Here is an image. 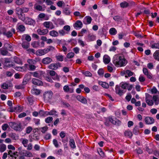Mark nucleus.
Instances as JSON below:
<instances>
[{"label": "nucleus", "instance_id": "09e8293b", "mask_svg": "<svg viewBox=\"0 0 159 159\" xmlns=\"http://www.w3.org/2000/svg\"><path fill=\"white\" fill-rule=\"evenodd\" d=\"M1 87L4 89H6L8 88L9 86L8 84L6 83H4L2 85Z\"/></svg>", "mask_w": 159, "mask_h": 159}, {"label": "nucleus", "instance_id": "20e7f679", "mask_svg": "<svg viewBox=\"0 0 159 159\" xmlns=\"http://www.w3.org/2000/svg\"><path fill=\"white\" fill-rule=\"evenodd\" d=\"M22 110L23 107L17 105L14 107H10L9 111L11 112H20Z\"/></svg>", "mask_w": 159, "mask_h": 159}, {"label": "nucleus", "instance_id": "6ab92c4d", "mask_svg": "<svg viewBox=\"0 0 159 159\" xmlns=\"http://www.w3.org/2000/svg\"><path fill=\"white\" fill-rule=\"evenodd\" d=\"M22 47L24 49H28L30 47V43L27 41H23L21 44Z\"/></svg>", "mask_w": 159, "mask_h": 159}, {"label": "nucleus", "instance_id": "8fccbe9b", "mask_svg": "<svg viewBox=\"0 0 159 159\" xmlns=\"http://www.w3.org/2000/svg\"><path fill=\"white\" fill-rule=\"evenodd\" d=\"M70 88L68 85H66L63 87V89L65 92L67 93L70 91Z\"/></svg>", "mask_w": 159, "mask_h": 159}, {"label": "nucleus", "instance_id": "0e129e2a", "mask_svg": "<svg viewBox=\"0 0 159 159\" xmlns=\"http://www.w3.org/2000/svg\"><path fill=\"white\" fill-rule=\"evenodd\" d=\"M10 62V61L8 58H5V61L4 63V65L5 66H6V65H7L8 63H9Z\"/></svg>", "mask_w": 159, "mask_h": 159}, {"label": "nucleus", "instance_id": "864d4df0", "mask_svg": "<svg viewBox=\"0 0 159 159\" xmlns=\"http://www.w3.org/2000/svg\"><path fill=\"white\" fill-rule=\"evenodd\" d=\"M98 152L99 154L102 157L104 156V153L101 148H99L98 150Z\"/></svg>", "mask_w": 159, "mask_h": 159}, {"label": "nucleus", "instance_id": "c756f323", "mask_svg": "<svg viewBox=\"0 0 159 159\" xmlns=\"http://www.w3.org/2000/svg\"><path fill=\"white\" fill-rule=\"evenodd\" d=\"M109 33L111 35H115L117 33V30L114 28H112L109 30Z\"/></svg>", "mask_w": 159, "mask_h": 159}, {"label": "nucleus", "instance_id": "c85d7f7f", "mask_svg": "<svg viewBox=\"0 0 159 159\" xmlns=\"http://www.w3.org/2000/svg\"><path fill=\"white\" fill-rule=\"evenodd\" d=\"M128 85L129 84L128 83L124 82H122L120 83L119 86H120V87H121L122 89H126Z\"/></svg>", "mask_w": 159, "mask_h": 159}, {"label": "nucleus", "instance_id": "e433bc0d", "mask_svg": "<svg viewBox=\"0 0 159 159\" xmlns=\"http://www.w3.org/2000/svg\"><path fill=\"white\" fill-rule=\"evenodd\" d=\"M63 12L67 15H69L70 13L69 8L67 7H66L64 9Z\"/></svg>", "mask_w": 159, "mask_h": 159}, {"label": "nucleus", "instance_id": "c9c22d12", "mask_svg": "<svg viewBox=\"0 0 159 159\" xmlns=\"http://www.w3.org/2000/svg\"><path fill=\"white\" fill-rule=\"evenodd\" d=\"M153 99L156 105L158 104L159 100L158 99V96L157 95L153 96Z\"/></svg>", "mask_w": 159, "mask_h": 159}, {"label": "nucleus", "instance_id": "69168bd1", "mask_svg": "<svg viewBox=\"0 0 159 159\" xmlns=\"http://www.w3.org/2000/svg\"><path fill=\"white\" fill-rule=\"evenodd\" d=\"M128 7H132L133 6H135V3L133 1H129L128 2Z\"/></svg>", "mask_w": 159, "mask_h": 159}, {"label": "nucleus", "instance_id": "ddd939ff", "mask_svg": "<svg viewBox=\"0 0 159 159\" xmlns=\"http://www.w3.org/2000/svg\"><path fill=\"white\" fill-rule=\"evenodd\" d=\"M109 120L110 122H111L112 124L114 125H116L117 123V125H120V124L121 122L119 120H114L111 117H109Z\"/></svg>", "mask_w": 159, "mask_h": 159}, {"label": "nucleus", "instance_id": "58836bf2", "mask_svg": "<svg viewBox=\"0 0 159 159\" xmlns=\"http://www.w3.org/2000/svg\"><path fill=\"white\" fill-rule=\"evenodd\" d=\"M145 99L146 102L147 103L148 105L150 106H152L153 105L154 103L152 100L148 99L146 97Z\"/></svg>", "mask_w": 159, "mask_h": 159}, {"label": "nucleus", "instance_id": "79ce46f5", "mask_svg": "<svg viewBox=\"0 0 159 159\" xmlns=\"http://www.w3.org/2000/svg\"><path fill=\"white\" fill-rule=\"evenodd\" d=\"M113 19L117 21H119L122 20V18L119 16H116L113 17Z\"/></svg>", "mask_w": 159, "mask_h": 159}, {"label": "nucleus", "instance_id": "f257e3e1", "mask_svg": "<svg viewBox=\"0 0 159 159\" xmlns=\"http://www.w3.org/2000/svg\"><path fill=\"white\" fill-rule=\"evenodd\" d=\"M125 59L117 55H115L113 58V63L116 66H125L126 63Z\"/></svg>", "mask_w": 159, "mask_h": 159}, {"label": "nucleus", "instance_id": "a19ab883", "mask_svg": "<svg viewBox=\"0 0 159 159\" xmlns=\"http://www.w3.org/2000/svg\"><path fill=\"white\" fill-rule=\"evenodd\" d=\"M10 136L13 139L16 140L18 139V136L15 133H12L10 134Z\"/></svg>", "mask_w": 159, "mask_h": 159}, {"label": "nucleus", "instance_id": "412c9836", "mask_svg": "<svg viewBox=\"0 0 159 159\" xmlns=\"http://www.w3.org/2000/svg\"><path fill=\"white\" fill-rule=\"evenodd\" d=\"M31 45L34 48H38L40 47V43L39 41H35L31 43Z\"/></svg>", "mask_w": 159, "mask_h": 159}, {"label": "nucleus", "instance_id": "6e6d98bb", "mask_svg": "<svg viewBox=\"0 0 159 159\" xmlns=\"http://www.w3.org/2000/svg\"><path fill=\"white\" fill-rule=\"evenodd\" d=\"M63 30L67 31L68 33L70 30V27L69 25H65L63 27Z\"/></svg>", "mask_w": 159, "mask_h": 159}, {"label": "nucleus", "instance_id": "f03ea898", "mask_svg": "<svg viewBox=\"0 0 159 159\" xmlns=\"http://www.w3.org/2000/svg\"><path fill=\"white\" fill-rule=\"evenodd\" d=\"M9 124L11 128L16 131H21L22 130L20 123L17 124L14 122L11 121L9 123Z\"/></svg>", "mask_w": 159, "mask_h": 159}, {"label": "nucleus", "instance_id": "423d86ee", "mask_svg": "<svg viewBox=\"0 0 159 159\" xmlns=\"http://www.w3.org/2000/svg\"><path fill=\"white\" fill-rule=\"evenodd\" d=\"M24 22L26 24L30 25H34L35 24V21L34 20L28 17H26Z\"/></svg>", "mask_w": 159, "mask_h": 159}, {"label": "nucleus", "instance_id": "680f3d73", "mask_svg": "<svg viewBox=\"0 0 159 159\" xmlns=\"http://www.w3.org/2000/svg\"><path fill=\"white\" fill-rule=\"evenodd\" d=\"M146 151L148 152L149 154H152L153 152V150L152 149H150L148 146H146L145 148Z\"/></svg>", "mask_w": 159, "mask_h": 159}, {"label": "nucleus", "instance_id": "4468645a", "mask_svg": "<svg viewBox=\"0 0 159 159\" xmlns=\"http://www.w3.org/2000/svg\"><path fill=\"white\" fill-rule=\"evenodd\" d=\"M44 49H39L36 51L35 54L38 56H42L46 54Z\"/></svg>", "mask_w": 159, "mask_h": 159}, {"label": "nucleus", "instance_id": "9d476101", "mask_svg": "<svg viewBox=\"0 0 159 159\" xmlns=\"http://www.w3.org/2000/svg\"><path fill=\"white\" fill-rule=\"evenodd\" d=\"M77 100L83 104H86L87 102L86 99L81 95H78L76 97Z\"/></svg>", "mask_w": 159, "mask_h": 159}, {"label": "nucleus", "instance_id": "aec40b11", "mask_svg": "<svg viewBox=\"0 0 159 159\" xmlns=\"http://www.w3.org/2000/svg\"><path fill=\"white\" fill-rule=\"evenodd\" d=\"M124 134L125 137H128L130 138H131L133 135L132 132L130 130L125 131Z\"/></svg>", "mask_w": 159, "mask_h": 159}, {"label": "nucleus", "instance_id": "e2e57ef3", "mask_svg": "<svg viewBox=\"0 0 159 159\" xmlns=\"http://www.w3.org/2000/svg\"><path fill=\"white\" fill-rule=\"evenodd\" d=\"M25 39L27 41V42H30L31 40V37L28 34H25Z\"/></svg>", "mask_w": 159, "mask_h": 159}, {"label": "nucleus", "instance_id": "f3484780", "mask_svg": "<svg viewBox=\"0 0 159 159\" xmlns=\"http://www.w3.org/2000/svg\"><path fill=\"white\" fill-rule=\"evenodd\" d=\"M83 24L80 20H78L76 21V22L74 25V27H78L81 28L82 27Z\"/></svg>", "mask_w": 159, "mask_h": 159}, {"label": "nucleus", "instance_id": "9b49d317", "mask_svg": "<svg viewBox=\"0 0 159 159\" xmlns=\"http://www.w3.org/2000/svg\"><path fill=\"white\" fill-rule=\"evenodd\" d=\"M52 61L51 58L49 57H47L43 58L42 60V63L44 64H48Z\"/></svg>", "mask_w": 159, "mask_h": 159}, {"label": "nucleus", "instance_id": "dca6fc26", "mask_svg": "<svg viewBox=\"0 0 159 159\" xmlns=\"http://www.w3.org/2000/svg\"><path fill=\"white\" fill-rule=\"evenodd\" d=\"M13 61L16 63L20 65H22L23 64V63L21 60L18 57L16 56H14L13 57Z\"/></svg>", "mask_w": 159, "mask_h": 159}, {"label": "nucleus", "instance_id": "052dcab7", "mask_svg": "<svg viewBox=\"0 0 159 159\" xmlns=\"http://www.w3.org/2000/svg\"><path fill=\"white\" fill-rule=\"evenodd\" d=\"M126 73L127 74L128 76L130 77L133 75V73L129 70H127L126 71Z\"/></svg>", "mask_w": 159, "mask_h": 159}, {"label": "nucleus", "instance_id": "37998d69", "mask_svg": "<svg viewBox=\"0 0 159 159\" xmlns=\"http://www.w3.org/2000/svg\"><path fill=\"white\" fill-rule=\"evenodd\" d=\"M85 19H86L88 24H89L91 23L92 20V19L90 16H86L85 17Z\"/></svg>", "mask_w": 159, "mask_h": 159}, {"label": "nucleus", "instance_id": "2f4dec72", "mask_svg": "<svg viewBox=\"0 0 159 159\" xmlns=\"http://www.w3.org/2000/svg\"><path fill=\"white\" fill-rule=\"evenodd\" d=\"M128 3L125 1H124L121 2L120 4V7L123 8H126L128 7Z\"/></svg>", "mask_w": 159, "mask_h": 159}, {"label": "nucleus", "instance_id": "473e14b6", "mask_svg": "<svg viewBox=\"0 0 159 159\" xmlns=\"http://www.w3.org/2000/svg\"><path fill=\"white\" fill-rule=\"evenodd\" d=\"M23 14V13H20V14H18V15L19 19L24 21L25 20L26 18L25 17V14Z\"/></svg>", "mask_w": 159, "mask_h": 159}, {"label": "nucleus", "instance_id": "b1692460", "mask_svg": "<svg viewBox=\"0 0 159 159\" xmlns=\"http://www.w3.org/2000/svg\"><path fill=\"white\" fill-rule=\"evenodd\" d=\"M69 145L70 147L72 148H76L74 139H70L69 141Z\"/></svg>", "mask_w": 159, "mask_h": 159}, {"label": "nucleus", "instance_id": "f704fd0d", "mask_svg": "<svg viewBox=\"0 0 159 159\" xmlns=\"http://www.w3.org/2000/svg\"><path fill=\"white\" fill-rule=\"evenodd\" d=\"M6 149V145L3 144H0V152H4Z\"/></svg>", "mask_w": 159, "mask_h": 159}, {"label": "nucleus", "instance_id": "cd10ccee", "mask_svg": "<svg viewBox=\"0 0 159 159\" xmlns=\"http://www.w3.org/2000/svg\"><path fill=\"white\" fill-rule=\"evenodd\" d=\"M17 30H18L20 32H23L25 30V27L23 25H20L18 26Z\"/></svg>", "mask_w": 159, "mask_h": 159}, {"label": "nucleus", "instance_id": "c03bdc74", "mask_svg": "<svg viewBox=\"0 0 159 159\" xmlns=\"http://www.w3.org/2000/svg\"><path fill=\"white\" fill-rule=\"evenodd\" d=\"M98 73L99 75L103 76L104 73L103 69L102 68L98 70Z\"/></svg>", "mask_w": 159, "mask_h": 159}, {"label": "nucleus", "instance_id": "1a4fd4ad", "mask_svg": "<svg viewBox=\"0 0 159 159\" xmlns=\"http://www.w3.org/2000/svg\"><path fill=\"white\" fill-rule=\"evenodd\" d=\"M32 82L34 84L39 86L42 85L43 84V83L42 81L35 78H33L32 79Z\"/></svg>", "mask_w": 159, "mask_h": 159}, {"label": "nucleus", "instance_id": "72a5a7b5", "mask_svg": "<svg viewBox=\"0 0 159 159\" xmlns=\"http://www.w3.org/2000/svg\"><path fill=\"white\" fill-rule=\"evenodd\" d=\"M31 93L33 94H34L35 95H39L40 93V90L38 89H33L31 90Z\"/></svg>", "mask_w": 159, "mask_h": 159}, {"label": "nucleus", "instance_id": "3c124183", "mask_svg": "<svg viewBox=\"0 0 159 159\" xmlns=\"http://www.w3.org/2000/svg\"><path fill=\"white\" fill-rule=\"evenodd\" d=\"M50 21H45L44 22L43 25L47 28H49Z\"/></svg>", "mask_w": 159, "mask_h": 159}, {"label": "nucleus", "instance_id": "39448f33", "mask_svg": "<svg viewBox=\"0 0 159 159\" xmlns=\"http://www.w3.org/2000/svg\"><path fill=\"white\" fill-rule=\"evenodd\" d=\"M19 154L20 155L24 156L25 157H31L33 156L32 154L30 152L24 150L19 151Z\"/></svg>", "mask_w": 159, "mask_h": 159}, {"label": "nucleus", "instance_id": "13d9d810", "mask_svg": "<svg viewBox=\"0 0 159 159\" xmlns=\"http://www.w3.org/2000/svg\"><path fill=\"white\" fill-rule=\"evenodd\" d=\"M15 66V65L14 63H12L11 64H8L7 65H6L5 67H8V68H11L12 67L14 68V67Z\"/></svg>", "mask_w": 159, "mask_h": 159}, {"label": "nucleus", "instance_id": "0eeeda50", "mask_svg": "<svg viewBox=\"0 0 159 159\" xmlns=\"http://www.w3.org/2000/svg\"><path fill=\"white\" fill-rule=\"evenodd\" d=\"M116 94H118L120 96H121L123 94L125 93L126 91L121 90L120 88V86L116 85Z\"/></svg>", "mask_w": 159, "mask_h": 159}, {"label": "nucleus", "instance_id": "603ef678", "mask_svg": "<svg viewBox=\"0 0 159 159\" xmlns=\"http://www.w3.org/2000/svg\"><path fill=\"white\" fill-rule=\"evenodd\" d=\"M138 127L137 126H136L133 129V132L134 134L137 135L138 134Z\"/></svg>", "mask_w": 159, "mask_h": 159}, {"label": "nucleus", "instance_id": "49530a36", "mask_svg": "<svg viewBox=\"0 0 159 159\" xmlns=\"http://www.w3.org/2000/svg\"><path fill=\"white\" fill-rule=\"evenodd\" d=\"M135 151L138 154H141L143 153V151L139 147L135 149Z\"/></svg>", "mask_w": 159, "mask_h": 159}, {"label": "nucleus", "instance_id": "2eb2a0df", "mask_svg": "<svg viewBox=\"0 0 159 159\" xmlns=\"http://www.w3.org/2000/svg\"><path fill=\"white\" fill-rule=\"evenodd\" d=\"M103 61L105 64H108L110 61V58L107 55H105L103 57Z\"/></svg>", "mask_w": 159, "mask_h": 159}, {"label": "nucleus", "instance_id": "5fc2aeb1", "mask_svg": "<svg viewBox=\"0 0 159 159\" xmlns=\"http://www.w3.org/2000/svg\"><path fill=\"white\" fill-rule=\"evenodd\" d=\"M28 143V141L27 139H23L22 142L24 146L25 147H27Z\"/></svg>", "mask_w": 159, "mask_h": 159}, {"label": "nucleus", "instance_id": "bb28decb", "mask_svg": "<svg viewBox=\"0 0 159 159\" xmlns=\"http://www.w3.org/2000/svg\"><path fill=\"white\" fill-rule=\"evenodd\" d=\"M88 38L89 41H92L95 40L96 36L93 34H88Z\"/></svg>", "mask_w": 159, "mask_h": 159}, {"label": "nucleus", "instance_id": "5701e85b", "mask_svg": "<svg viewBox=\"0 0 159 159\" xmlns=\"http://www.w3.org/2000/svg\"><path fill=\"white\" fill-rule=\"evenodd\" d=\"M2 34L8 38L11 37L13 35V34L11 31H8L7 32H3Z\"/></svg>", "mask_w": 159, "mask_h": 159}, {"label": "nucleus", "instance_id": "6e6552de", "mask_svg": "<svg viewBox=\"0 0 159 159\" xmlns=\"http://www.w3.org/2000/svg\"><path fill=\"white\" fill-rule=\"evenodd\" d=\"M144 120L146 123L148 125L152 124L155 122V120L153 118L150 116L146 117Z\"/></svg>", "mask_w": 159, "mask_h": 159}, {"label": "nucleus", "instance_id": "774afa93", "mask_svg": "<svg viewBox=\"0 0 159 159\" xmlns=\"http://www.w3.org/2000/svg\"><path fill=\"white\" fill-rule=\"evenodd\" d=\"M53 144L56 148H58L59 147V145L58 142L56 139H54L53 140Z\"/></svg>", "mask_w": 159, "mask_h": 159}, {"label": "nucleus", "instance_id": "f8f14e48", "mask_svg": "<svg viewBox=\"0 0 159 159\" xmlns=\"http://www.w3.org/2000/svg\"><path fill=\"white\" fill-rule=\"evenodd\" d=\"M48 32V30L47 29H43L42 30L41 29H38L37 30L38 34L40 35H45L47 34Z\"/></svg>", "mask_w": 159, "mask_h": 159}, {"label": "nucleus", "instance_id": "a878e982", "mask_svg": "<svg viewBox=\"0 0 159 159\" xmlns=\"http://www.w3.org/2000/svg\"><path fill=\"white\" fill-rule=\"evenodd\" d=\"M153 57L156 60L159 61V50L155 51L153 54Z\"/></svg>", "mask_w": 159, "mask_h": 159}, {"label": "nucleus", "instance_id": "de8ad7c7", "mask_svg": "<svg viewBox=\"0 0 159 159\" xmlns=\"http://www.w3.org/2000/svg\"><path fill=\"white\" fill-rule=\"evenodd\" d=\"M75 54L73 52H70L68 53L67 55V57L68 58H71L74 57Z\"/></svg>", "mask_w": 159, "mask_h": 159}, {"label": "nucleus", "instance_id": "bf43d9fd", "mask_svg": "<svg viewBox=\"0 0 159 159\" xmlns=\"http://www.w3.org/2000/svg\"><path fill=\"white\" fill-rule=\"evenodd\" d=\"M102 87L105 89H108L109 88V85L107 83L103 82Z\"/></svg>", "mask_w": 159, "mask_h": 159}, {"label": "nucleus", "instance_id": "4c0bfd02", "mask_svg": "<svg viewBox=\"0 0 159 159\" xmlns=\"http://www.w3.org/2000/svg\"><path fill=\"white\" fill-rule=\"evenodd\" d=\"M0 51L1 54L3 56L7 55L8 53V52L7 50L3 49L2 48H0Z\"/></svg>", "mask_w": 159, "mask_h": 159}, {"label": "nucleus", "instance_id": "4be33fe9", "mask_svg": "<svg viewBox=\"0 0 159 159\" xmlns=\"http://www.w3.org/2000/svg\"><path fill=\"white\" fill-rule=\"evenodd\" d=\"M55 49V48L52 46H49L47 48L44 49L46 54L49 52L53 51Z\"/></svg>", "mask_w": 159, "mask_h": 159}, {"label": "nucleus", "instance_id": "a211bd4d", "mask_svg": "<svg viewBox=\"0 0 159 159\" xmlns=\"http://www.w3.org/2000/svg\"><path fill=\"white\" fill-rule=\"evenodd\" d=\"M30 80V78L29 76L28 75H26L23 79V82L22 83V85L26 84Z\"/></svg>", "mask_w": 159, "mask_h": 159}, {"label": "nucleus", "instance_id": "7c9ffc66", "mask_svg": "<svg viewBox=\"0 0 159 159\" xmlns=\"http://www.w3.org/2000/svg\"><path fill=\"white\" fill-rule=\"evenodd\" d=\"M49 34L52 37H57L58 35V33L55 30H52L50 31Z\"/></svg>", "mask_w": 159, "mask_h": 159}, {"label": "nucleus", "instance_id": "4d7b16f0", "mask_svg": "<svg viewBox=\"0 0 159 159\" xmlns=\"http://www.w3.org/2000/svg\"><path fill=\"white\" fill-rule=\"evenodd\" d=\"M9 127V125L7 124H4L2 126V129L3 130L5 131L6 130L7 128Z\"/></svg>", "mask_w": 159, "mask_h": 159}, {"label": "nucleus", "instance_id": "7ed1b4c3", "mask_svg": "<svg viewBox=\"0 0 159 159\" xmlns=\"http://www.w3.org/2000/svg\"><path fill=\"white\" fill-rule=\"evenodd\" d=\"M53 93L51 91L45 92L43 95L44 100L46 102L49 101L52 99Z\"/></svg>", "mask_w": 159, "mask_h": 159}, {"label": "nucleus", "instance_id": "a18cd8bd", "mask_svg": "<svg viewBox=\"0 0 159 159\" xmlns=\"http://www.w3.org/2000/svg\"><path fill=\"white\" fill-rule=\"evenodd\" d=\"M56 57L58 61H63V56L62 55L56 56Z\"/></svg>", "mask_w": 159, "mask_h": 159}, {"label": "nucleus", "instance_id": "338daca9", "mask_svg": "<svg viewBox=\"0 0 159 159\" xmlns=\"http://www.w3.org/2000/svg\"><path fill=\"white\" fill-rule=\"evenodd\" d=\"M32 130V127L30 126L26 128V133L28 134H29Z\"/></svg>", "mask_w": 159, "mask_h": 159}, {"label": "nucleus", "instance_id": "ea45409f", "mask_svg": "<svg viewBox=\"0 0 159 159\" xmlns=\"http://www.w3.org/2000/svg\"><path fill=\"white\" fill-rule=\"evenodd\" d=\"M53 120V118L52 117L49 116L47 117L45 119V122L47 123H51Z\"/></svg>", "mask_w": 159, "mask_h": 159}, {"label": "nucleus", "instance_id": "393cba45", "mask_svg": "<svg viewBox=\"0 0 159 159\" xmlns=\"http://www.w3.org/2000/svg\"><path fill=\"white\" fill-rule=\"evenodd\" d=\"M48 68L52 70H56L58 69V67L56 63H52L49 66Z\"/></svg>", "mask_w": 159, "mask_h": 159}]
</instances>
